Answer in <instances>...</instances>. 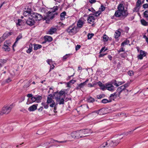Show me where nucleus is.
<instances>
[{
    "label": "nucleus",
    "mask_w": 148,
    "mask_h": 148,
    "mask_svg": "<svg viewBox=\"0 0 148 148\" xmlns=\"http://www.w3.org/2000/svg\"><path fill=\"white\" fill-rule=\"evenodd\" d=\"M81 47V46L80 45H77L75 47V50L76 51H77L79 50Z\"/></svg>",
    "instance_id": "0e129e2a"
},
{
    "label": "nucleus",
    "mask_w": 148,
    "mask_h": 148,
    "mask_svg": "<svg viewBox=\"0 0 148 148\" xmlns=\"http://www.w3.org/2000/svg\"><path fill=\"white\" fill-rule=\"evenodd\" d=\"M125 51V49H124L122 47H121L120 49L118 51V52L119 53H120L121 52H124Z\"/></svg>",
    "instance_id": "e2e57ef3"
},
{
    "label": "nucleus",
    "mask_w": 148,
    "mask_h": 148,
    "mask_svg": "<svg viewBox=\"0 0 148 148\" xmlns=\"http://www.w3.org/2000/svg\"><path fill=\"white\" fill-rule=\"evenodd\" d=\"M52 99L51 97H48L47 98V104H49L51 103V101Z\"/></svg>",
    "instance_id": "4d7b16f0"
},
{
    "label": "nucleus",
    "mask_w": 148,
    "mask_h": 148,
    "mask_svg": "<svg viewBox=\"0 0 148 148\" xmlns=\"http://www.w3.org/2000/svg\"><path fill=\"white\" fill-rule=\"evenodd\" d=\"M101 89L103 90H104L106 88V86H105L104 84H103L100 87Z\"/></svg>",
    "instance_id": "052dcab7"
},
{
    "label": "nucleus",
    "mask_w": 148,
    "mask_h": 148,
    "mask_svg": "<svg viewBox=\"0 0 148 148\" xmlns=\"http://www.w3.org/2000/svg\"><path fill=\"white\" fill-rule=\"evenodd\" d=\"M130 43V41L127 39L125 40L121 44V46H124L125 45H127Z\"/></svg>",
    "instance_id": "c9c22d12"
},
{
    "label": "nucleus",
    "mask_w": 148,
    "mask_h": 148,
    "mask_svg": "<svg viewBox=\"0 0 148 148\" xmlns=\"http://www.w3.org/2000/svg\"><path fill=\"white\" fill-rule=\"evenodd\" d=\"M58 6H54L53 8H51V10H50V12L53 14L55 13H57V12H55L58 10Z\"/></svg>",
    "instance_id": "bb28decb"
},
{
    "label": "nucleus",
    "mask_w": 148,
    "mask_h": 148,
    "mask_svg": "<svg viewBox=\"0 0 148 148\" xmlns=\"http://www.w3.org/2000/svg\"><path fill=\"white\" fill-rule=\"evenodd\" d=\"M12 32H6L3 35L2 38H3V40L6 39L8 36H9L12 34Z\"/></svg>",
    "instance_id": "5701e85b"
},
{
    "label": "nucleus",
    "mask_w": 148,
    "mask_h": 148,
    "mask_svg": "<svg viewBox=\"0 0 148 148\" xmlns=\"http://www.w3.org/2000/svg\"><path fill=\"white\" fill-rule=\"evenodd\" d=\"M130 83H126L124 85L121 86L120 87L118 88L117 89H118V90L119 92H121V91L122 90H124L125 88H126L128 87L129 86Z\"/></svg>",
    "instance_id": "4468645a"
},
{
    "label": "nucleus",
    "mask_w": 148,
    "mask_h": 148,
    "mask_svg": "<svg viewBox=\"0 0 148 148\" xmlns=\"http://www.w3.org/2000/svg\"><path fill=\"white\" fill-rule=\"evenodd\" d=\"M35 23L34 19H33L31 17H29L28 20H27L26 23L28 25L32 26L34 25Z\"/></svg>",
    "instance_id": "9d476101"
},
{
    "label": "nucleus",
    "mask_w": 148,
    "mask_h": 148,
    "mask_svg": "<svg viewBox=\"0 0 148 148\" xmlns=\"http://www.w3.org/2000/svg\"><path fill=\"white\" fill-rule=\"evenodd\" d=\"M111 83L112 85H114V86H116V87L118 86V85H117V83L116 80H114L112 81L111 82Z\"/></svg>",
    "instance_id": "c03bdc74"
},
{
    "label": "nucleus",
    "mask_w": 148,
    "mask_h": 148,
    "mask_svg": "<svg viewBox=\"0 0 148 148\" xmlns=\"http://www.w3.org/2000/svg\"><path fill=\"white\" fill-rule=\"evenodd\" d=\"M44 39L46 41L50 42L52 40V37L50 36H44Z\"/></svg>",
    "instance_id": "b1692460"
},
{
    "label": "nucleus",
    "mask_w": 148,
    "mask_h": 148,
    "mask_svg": "<svg viewBox=\"0 0 148 148\" xmlns=\"http://www.w3.org/2000/svg\"><path fill=\"white\" fill-rule=\"evenodd\" d=\"M117 91L118 92V93H119L120 95V94L121 92H123L125 93V95H127L128 93V90L127 89H126V88H125L124 90H122L121 91V92H120L118 90V89H117Z\"/></svg>",
    "instance_id": "72a5a7b5"
},
{
    "label": "nucleus",
    "mask_w": 148,
    "mask_h": 148,
    "mask_svg": "<svg viewBox=\"0 0 148 148\" xmlns=\"http://www.w3.org/2000/svg\"><path fill=\"white\" fill-rule=\"evenodd\" d=\"M122 14L121 11L117 10L115 11L114 16L116 17H119L121 16H122Z\"/></svg>",
    "instance_id": "aec40b11"
},
{
    "label": "nucleus",
    "mask_w": 148,
    "mask_h": 148,
    "mask_svg": "<svg viewBox=\"0 0 148 148\" xmlns=\"http://www.w3.org/2000/svg\"><path fill=\"white\" fill-rule=\"evenodd\" d=\"M38 105V104L33 105L28 108V110L30 111H33L35 110L37 108Z\"/></svg>",
    "instance_id": "f3484780"
},
{
    "label": "nucleus",
    "mask_w": 148,
    "mask_h": 148,
    "mask_svg": "<svg viewBox=\"0 0 148 148\" xmlns=\"http://www.w3.org/2000/svg\"><path fill=\"white\" fill-rule=\"evenodd\" d=\"M88 79H87L84 82L81 83L78 85L77 87L75 88V90H80L81 88H83L84 86L86 84L87 82H88Z\"/></svg>",
    "instance_id": "1a4fd4ad"
},
{
    "label": "nucleus",
    "mask_w": 148,
    "mask_h": 148,
    "mask_svg": "<svg viewBox=\"0 0 148 148\" xmlns=\"http://www.w3.org/2000/svg\"><path fill=\"white\" fill-rule=\"evenodd\" d=\"M33 45L30 43L29 45V49L26 51V52L28 53H30L32 51Z\"/></svg>",
    "instance_id": "c756f323"
},
{
    "label": "nucleus",
    "mask_w": 148,
    "mask_h": 148,
    "mask_svg": "<svg viewBox=\"0 0 148 148\" xmlns=\"http://www.w3.org/2000/svg\"><path fill=\"white\" fill-rule=\"evenodd\" d=\"M88 102L89 103H93L95 101V99L91 97H90L87 99Z\"/></svg>",
    "instance_id": "58836bf2"
},
{
    "label": "nucleus",
    "mask_w": 148,
    "mask_h": 148,
    "mask_svg": "<svg viewBox=\"0 0 148 148\" xmlns=\"http://www.w3.org/2000/svg\"><path fill=\"white\" fill-rule=\"evenodd\" d=\"M94 34H90L89 33L87 35L88 39H91L92 36H94Z\"/></svg>",
    "instance_id": "6e6d98bb"
},
{
    "label": "nucleus",
    "mask_w": 148,
    "mask_h": 148,
    "mask_svg": "<svg viewBox=\"0 0 148 148\" xmlns=\"http://www.w3.org/2000/svg\"><path fill=\"white\" fill-rule=\"evenodd\" d=\"M140 53L141 54L142 56L143 57H145L146 56L147 54V53L145 51H143L142 50H141L140 52Z\"/></svg>",
    "instance_id": "49530a36"
},
{
    "label": "nucleus",
    "mask_w": 148,
    "mask_h": 148,
    "mask_svg": "<svg viewBox=\"0 0 148 148\" xmlns=\"http://www.w3.org/2000/svg\"><path fill=\"white\" fill-rule=\"evenodd\" d=\"M142 4L141 0H137V1L136 3V6L140 8Z\"/></svg>",
    "instance_id": "4c0bfd02"
},
{
    "label": "nucleus",
    "mask_w": 148,
    "mask_h": 148,
    "mask_svg": "<svg viewBox=\"0 0 148 148\" xmlns=\"http://www.w3.org/2000/svg\"><path fill=\"white\" fill-rule=\"evenodd\" d=\"M31 17L35 21H40L42 18L41 14L36 13L34 12L31 14Z\"/></svg>",
    "instance_id": "39448f33"
},
{
    "label": "nucleus",
    "mask_w": 148,
    "mask_h": 148,
    "mask_svg": "<svg viewBox=\"0 0 148 148\" xmlns=\"http://www.w3.org/2000/svg\"><path fill=\"white\" fill-rule=\"evenodd\" d=\"M121 138L118 139L117 140H115L114 141L108 140L107 142L108 143V144L109 148L110 147H114L116 146L120 142Z\"/></svg>",
    "instance_id": "423d86ee"
},
{
    "label": "nucleus",
    "mask_w": 148,
    "mask_h": 148,
    "mask_svg": "<svg viewBox=\"0 0 148 148\" xmlns=\"http://www.w3.org/2000/svg\"><path fill=\"white\" fill-rule=\"evenodd\" d=\"M34 49V50H36L38 49H40L42 47V46L40 45L36 44H34L33 45Z\"/></svg>",
    "instance_id": "c85d7f7f"
},
{
    "label": "nucleus",
    "mask_w": 148,
    "mask_h": 148,
    "mask_svg": "<svg viewBox=\"0 0 148 148\" xmlns=\"http://www.w3.org/2000/svg\"><path fill=\"white\" fill-rule=\"evenodd\" d=\"M118 10L122 12L124 10V7L123 6V4H119L118 7Z\"/></svg>",
    "instance_id": "473e14b6"
},
{
    "label": "nucleus",
    "mask_w": 148,
    "mask_h": 148,
    "mask_svg": "<svg viewBox=\"0 0 148 148\" xmlns=\"http://www.w3.org/2000/svg\"><path fill=\"white\" fill-rule=\"evenodd\" d=\"M128 73L130 76H132L134 75V72L133 71H129L128 72Z\"/></svg>",
    "instance_id": "13d9d810"
},
{
    "label": "nucleus",
    "mask_w": 148,
    "mask_h": 148,
    "mask_svg": "<svg viewBox=\"0 0 148 148\" xmlns=\"http://www.w3.org/2000/svg\"><path fill=\"white\" fill-rule=\"evenodd\" d=\"M47 62L50 66V68L49 71L50 72L51 71L52 69H54L55 66L53 64V61L51 60L48 59L47 61Z\"/></svg>",
    "instance_id": "ddd939ff"
},
{
    "label": "nucleus",
    "mask_w": 148,
    "mask_h": 148,
    "mask_svg": "<svg viewBox=\"0 0 148 148\" xmlns=\"http://www.w3.org/2000/svg\"><path fill=\"white\" fill-rule=\"evenodd\" d=\"M12 108L11 106H4L2 108L1 111H0V115H3V114H8L11 111Z\"/></svg>",
    "instance_id": "20e7f679"
},
{
    "label": "nucleus",
    "mask_w": 148,
    "mask_h": 148,
    "mask_svg": "<svg viewBox=\"0 0 148 148\" xmlns=\"http://www.w3.org/2000/svg\"><path fill=\"white\" fill-rule=\"evenodd\" d=\"M122 16L121 18L123 19L125 18L128 14L127 10H124L122 12Z\"/></svg>",
    "instance_id": "a211bd4d"
},
{
    "label": "nucleus",
    "mask_w": 148,
    "mask_h": 148,
    "mask_svg": "<svg viewBox=\"0 0 148 148\" xmlns=\"http://www.w3.org/2000/svg\"><path fill=\"white\" fill-rule=\"evenodd\" d=\"M65 91L63 90H61L59 92L58 91L55 92V97H61L63 95L65 94Z\"/></svg>",
    "instance_id": "dca6fc26"
},
{
    "label": "nucleus",
    "mask_w": 148,
    "mask_h": 148,
    "mask_svg": "<svg viewBox=\"0 0 148 148\" xmlns=\"http://www.w3.org/2000/svg\"><path fill=\"white\" fill-rule=\"evenodd\" d=\"M57 29L56 28L51 27L48 31L47 34H52L56 32Z\"/></svg>",
    "instance_id": "6ab92c4d"
},
{
    "label": "nucleus",
    "mask_w": 148,
    "mask_h": 148,
    "mask_svg": "<svg viewBox=\"0 0 148 148\" xmlns=\"http://www.w3.org/2000/svg\"><path fill=\"white\" fill-rule=\"evenodd\" d=\"M120 95L119 93L116 91V92L110 95L109 97V100H111V101L112 100L114 101L116 98L119 97Z\"/></svg>",
    "instance_id": "0eeeda50"
},
{
    "label": "nucleus",
    "mask_w": 148,
    "mask_h": 148,
    "mask_svg": "<svg viewBox=\"0 0 148 148\" xmlns=\"http://www.w3.org/2000/svg\"><path fill=\"white\" fill-rule=\"evenodd\" d=\"M36 97V101H37V102L39 103L40 102V100L42 99V97L41 96L38 95L37 97Z\"/></svg>",
    "instance_id": "ea45409f"
},
{
    "label": "nucleus",
    "mask_w": 148,
    "mask_h": 148,
    "mask_svg": "<svg viewBox=\"0 0 148 148\" xmlns=\"http://www.w3.org/2000/svg\"><path fill=\"white\" fill-rule=\"evenodd\" d=\"M66 12L64 11L61 13L60 14V20L62 21L64 20L65 18V16L66 15Z\"/></svg>",
    "instance_id": "393cba45"
},
{
    "label": "nucleus",
    "mask_w": 148,
    "mask_h": 148,
    "mask_svg": "<svg viewBox=\"0 0 148 148\" xmlns=\"http://www.w3.org/2000/svg\"><path fill=\"white\" fill-rule=\"evenodd\" d=\"M140 22L141 24L144 26H147L148 25V23L143 18L140 20Z\"/></svg>",
    "instance_id": "2f4dec72"
},
{
    "label": "nucleus",
    "mask_w": 148,
    "mask_h": 148,
    "mask_svg": "<svg viewBox=\"0 0 148 148\" xmlns=\"http://www.w3.org/2000/svg\"><path fill=\"white\" fill-rule=\"evenodd\" d=\"M143 8L144 9L148 8V3H145L143 5Z\"/></svg>",
    "instance_id": "bf43d9fd"
},
{
    "label": "nucleus",
    "mask_w": 148,
    "mask_h": 148,
    "mask_svg": "<svg viewBox=\"0 0 148 148\" xmlns=\"http://www.w3.org/2000/svg\"><path fill=\"white\" fill-rule=\"evenodd\" d=\"M71 135L72 138L76 139H78L82 137H84L87 136L81 135L80 131L73 132L71 133Z\"/></svg>",
    "instance_id": "7ed1b4c3"
},
{
    "label": "nucleus",
    "mask_w": 148,
    "mask_h": 148,
    "mask_svg": "<svg viewBox=\"0 0 148 148\" xmlns=\"http://www.w3.org/2000/svg\"><path fill=\"white\" fill-rule=\"evenodd\" d=\"M96 0H89V2L91 3L92 4L93 3H95L96 2Z\"/></svg>",
    "instance_id": "338daca9"
},
{
    "label": "nucleus",
    "mask_w": 148,
    "mask_h": 148,
    "mask_svg": "<svg viewBox=\"0 0 148 148\" xmlns=\"http://www.w3.org/2000/svg\"><path fill=\"white\" fill-rule=\"evenodd\" d=\"M115 33L116 34L114 35V38H118L120 36L121 34V32L119 30H116Z\"/></svg>",
    "instance_id": "f704fd0d"
},
{
    "label": "nucleus",
    "mask_w": 148,
    "mask_h": 148,
    "mask_svg": "<svg viewBox=\"0 0 148 148\" xmlns=\"http://www.w3.org/2000/svg\"><path fill=\"white\" fill-rule=\"evenodd\" d=\"M72 55L71 54H66L62 58V60L63 61H65L66 59L69 58Z\"/></svg>",
    "instance_id": "7c9ffc66"
},
{
    "label": "nucleus",
    "mask_w": 148,
    "mask_h": 148,
    "mask_svg": "<svg viewBox=\"0 0 148 148\" xmlns=\"http://www.w3.org/2000/svg\"><path fill=\"white\" fill-rule=\"evenodd\" d=\"M84 22L79 20L77 23V28H81L84 24Z\"/></svg>",
    "instance_id": "4be33fe9"
},
{
    "label": "nucleus",
    "mask_w": 148,
    "mask_h": 148,
    "mask_svg": "<svg viewBox=\"0 0 148 148\" xmlns=\"http://www.w3.org/2000/svg\"><path fill=\"white\" fill-rule=\"evenodd\" d=\"M126 54V53H125V52H124L123 53H121L120 54V55H121V57H122V58H125V55Z\"/></svg>",
    "instance_id": "774afa93"
},
{
    "label": "nucleus",
    "mask_w": 148,
    "mask_h": 148,
    "mask_svg": "<svg viewBox=\"0 0 148 148\" xmlns=\"http://www.w3.org/2000/svg\"><path fill=\"white\" fill-rule=\"evenodd\" d=\"M22 22V20L20 19H18V21L17 23H16V25L17 27L20 26L22 25L21 23Z\"/></svg>",
    "instance_id": "37998d69"
},
{
    "label": "nucleus",
    "mask_w": 148,
    "mask_h": 148,
    "mask_svg": "<svg viewBox=\"0 0 148 148\" xmlns=\"http://www.w3.org/2000/svg\"><path fill=\"white\" fill-rule=\"evenodd\" d=\"M55 99L60 105L64 104V98L61 99L60 97H55Z\"/></svg>",
    "instance_id": "9b49d317"
},
{
    "label": "nucleus",
    "mask_w": 148,
    "mask_h": 148,
    "mask_svg": "<svg viewBox=\"0 0 148 148\" xmlns=\"http://www.w3.org/2000/svg\"><path fill=\"white\" fill-rule=\"evenodd\" d=\"M137 57L138 59L141 60L143 59V57L142 56L141 54L140 53V54L138 55Z\"/></svg>",
    "instance_id": "69168bd1"
},
{
    "label": "nucleus",
    "mask_w": 148,
    "mask_h": 148,
    "mask_svg": "<svg viewBox=\"0 0 148 148\" xmlns=\"http://www.w3.org/2000/svg\"><path fill=\"white\" fill-rule=\"evenodd\" d=\"M40 10L42 12L46 13V15L44 16L43 19L44 20H45L46 21L52 19L54 17L55 15H58V13L53 14L50 12V11H48L46 8H41L40 9Z\"/></svg>",
    "instance_id": "f257e3e1"
},
{
    "label": "nucleus",
    "mask_w": 148,
    "mask_h": 148,
    "mask_svg": "<svg viewBox=\"0 0 148 148\" xmlns=\"http://www.w3.org/2000/svg\"><path fill=\"white\" fill-rule=\"evenodd\" d=\"M4 43L10 47L11 44V41L10 40H6L4 42Z\"/></svg>",
    "instance_id": "a18cd8bd"
},
{
    "label": "nucleus",
    "mask_w": 148,
    "mask_h": 148,
    "mask_svg": "<svg viewBox=\"0 0 148 148\" xmlns=\"http://www.w3.org/2000/svg\"><path fill=\"white\" fill-rule=\"evenodd\" d=\"M23 36L21 34H20L16 37V42H17L18 41L22 38Z\"/></svg>",
    "instance_id": "a19ab883"
},
{
    "label": "nucleus",
    "mask_w": 148,
    "mask_h": 148,
    "mask_svg": "<svg viewBox=\"0 0 148 148\" xmlns=\"http://www.w3.org/2000/svg\"><path fill=\"white\" fill-rule=\"evenodd\" d=\"M111 102V100H108L107 99H102L101 102L103 103H109Z\"/></svg>",
    "instance_id": "e433bc0d"
},
{
    "label": "nucleus",
    "mask_w": 148,
    "mask_h": 148,
    "mask_svg": "<svg viewBox=\"0 0 148 148\" xmlns=\"http://www.w3.org/2000/svg\"><path fill=\"white\" fill-rule=\"evenodd\" d=\"M51 103H52L50 105V107L52 108L55 107V106H56V105H55V102L52 99L51 101Z\"/></svg>",
    "instance_id": "864d4df0"
},
{
    "label": "nucleus",
    "mask_w": 148,
    "mask_h": 148,
    "mask_svg": "<svg viewBox=\"0 0 148 148\" xmlns=\"http://www.w3.org/2000/svg\"><path fill=\"white\" fill-rule=\"evenodd\" d=\"M25 11L27 12L28 14H29L31 15V14L32 13H31V9L30 8L27 9V10H25Z\"/></svg>",
    "instance_id": "680f3d73"
},
{
    "label": "nucleus",
    "mask_w": 148,
    "mask_h": 148,
    "mask_svg": "<svg viewBox=\"0 0 148 148\" xmlns=\"http://www.w3.org/2000/svg\"><path fill=\"white\" fill-rule=\"evenodd\" d=\"M95 20V18L93 16H89L88 17L87 20L88 21V22L89 23H91V22H94V21Z\"/></svg>",
    "instance_id": "cd10ccee"
},
{
    "label": "nucleus",
    "mask_w": 148,
    "mask_h": 148,
    "mask_svg": "<svg viewBox=\"0 0 148 148\" xmlns=\"http://www.w3.org/2000/svg\"><path fill=\"white\" fill-rule=\"evenodd\" d=\"M80 132L81 135H87V136H88V134L91 132V130L88 129L81 130Z\"/></svg>",
    "instance_id": "6e6552de"
},
{
    "label": "nucleus",
    "mask_w": 148,
    "mask_h": 148,
    "mask_svg": "<svg viewBox=\"0 0 148 148\" xmlns=\"http://www.w3.org/2000/svg\"><path fill=\"white\" fill-rule=\"evenodd\" d=\"M105 95L104 94L98 95L97 96V97L98 99H100L105 97Z\"/></svg>",
    "instance_id": "603ef678"
},
{
    "label": "nucleus",
    "mask_w": 148,
    "mask_h": 148,
    "mask_svg": "<svg viewBox=\"0 0 148 148\" xmlns=\"http://www.w3.org/2000/svg\"><path fill=\"white\" fill-rule=\"evenodd\" d=\"M103 40L104 41L106 42L108 40V36L106 34L104 35L103 36Z\"/></svg>",
    "instance_id": "5fc2aeb1"
},
{
    "label": "nucleus",
    "mask_w": 148,
    "mask_h": 148,
    "mask_svg": "<svg viewBox=\"0 0 148 148\" xmlns=\"http://www.w3.org/2000/svg\"><path fill=\"white\" fill-rule=\"evenodd\" d=\"M2 48L3 50L5 51H9L10 50V47H5L4 46Z\"/></svg>",
    "instance_id": "8fccbe9b"
},
{
    "label": "nucleus",
    "mask_w": 148,
    "mask_h": 148,
    "mask_svg": "<svg viewBox=\"0 0 148 148\" xmlns=\"http://www.w3.org/2000/svg\"><path fill=\"white\" fill-rule=\"evenodd\" d=\"M143 17L148 21V10H145L143 13Z\"/></svg>",
    "instance_id": "a878e982"
},
{
    "label": "nucleus",
    "mask_w": 148,
    "mask_h": 148,
    "mask_svg": "<svg viewBox=\"0 0 148 148\" xmlns=\"http://www.w3.org/2000/svg\"><path fill=\"white\" fill-rule=\"evenodd\" d=\"M92 10L94 11V12H93L94 13H95V16H99L100 14H101V12L99 11H98L97 12H94L95 11V10H94V9H93L92 8Z\"/></svg>",
    "instance_id": "09e8293b"
},
{
    "label": "nucleus",
    "mask_w": 148,
    "mask_h": 148,
    "mask_svg": "<svg viewBox=\"0 0 148 148\" xmlns=\"http://www.w3.org/2000/svg\"><path fill=\"white\" fill-rule=\"evenodd\" d=\"M114 87L111 84H106V89L108 90L113 91L114 90Z\"/></svg>",
    "instance_id": "2eb2a0df"
},
{
    "label": "nucleus",
    "mask_w": 148,
    "mask_h": 148,
    "mask_svg": "<svg viewBox=\"0 0 148 148\" xmlns=\"http://www.w3.org/2000/svg\"><path fill=\"white\" fill-rule=\"evenodd\" d=\"M48 104H47V102H42L41 103V105H42L45 109H47L48 108L49 106Z\"/></svg>",
    "instance_id": "de8ad7c7"
},
{
    "label": "nucleus",
    "mask_w": 148,
    "mask_h": 148,
    "mask_svg": "<svg viewBox=\"0 0 148 148\" xmlns=\"http://www.w3.org/2000/svg\"><path fill=\"white\" fill-rule=\"evenodd\" d=\"M140 8V7L136 6V7L133 9V12H138Z\"/></svg>",
    "instance_id": "3c124183"
},
{
    "label": "nucleus",
    "mask_w": 148,
    "mask_h": 148,
    "mask_svg": "<svg viewBox=\"0 0 148 148\" xmlns=\"http://www.w3.org/2000/svg\"><path fill=\"white\" fill-rule=\"evenodd\" d=\"M31 100H32V102H29V101H27V104H29L30 103H32V102H35L36 101V97H32L31 98Z\"/></svg>",
    "instance_id": "79ce46f5"
},
{
    "label": "nucleus",
    "mask_w": 148,
    "mask_h": 148,
    "mask_svg": "<svg viewBox=\"0 0 148 148\" xmlns=\"http://www.w3.org/2000/svg\"><path fill=\"white\" fill-rule=\"evenodd\" d=\"M103 109H100L98 110H95L91 113L89 115L91 116L94 117L96 116L99 114V112L102 110Z\"/></svg>",
    "instance_id": "f8f14e48"
},
{
    "label": "nucleus",
    "mask_w": 148,
    "mask_h": 148,
    "mask_svg": "<svg viewBox=\"0 0 148 148\" xmlns=\"http://www.w3.org/2000/svg\"><path fill=\"white\" fill-rule=\"evenodd\" d=\"M108 143L107 142V141L105 142L99 146L98 148H109Z\"/></svg>",
    "instance_id": "412c9836"
},
{
    "label": "nucleus",
    "mask_w": 148,
    "mask_h": 148,
    "mask_svg": "<svg viewBox=\"0 0 148 148\" xmlns=\"http://www.w3.org/2000/svg\"><path fill=\"white\" fill-rule=\"evenodd\" d=\"M77 27L73 25L69 26L66 29V32L71 35H73L76 34L78 31Z\"/></svg>",
    "instance_id": "f03ea898"
}]
</instances>
